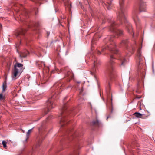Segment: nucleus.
Segmentation results:
<instances>
[{
  "label": "nucleus",
  "mask_w": 155,
  "mask_h": 155,
  "mask_svg": "<svg viewBox=\"0 0 155 155\" xmlns=\"http://www.w3.org/2000/svg\"><path fill=\"white\" fill-rule=\"evenodd\" d=\"M124 0H119L120 9L119 12L117 13V19L121 24H122L123 22L125 23L128 32L133 36L134 32L133 31L131 25L128 22L125 16V11L124 8Z\"/></svg>",
  "instance_id": "1"
},
{
  "label": "nucleus",
  "mask_w": 155,
  "mask_h": 155,
  "mask_svg": "<svg viewBox=\"0 0 155 155\" xmlns=\"http://www.w3.org/2000/svg\"><path fill=\"white\" fill-rule=\"evenodd\" d=\"M114 37L113 36H108L104 40V42L106 43V45L104 46L101 49V52H103L105 50H108L112 53L117 54L118 52V50L116 48V45L114 41Z\"/></svg>",
  "instance_id": "2"
},
{
  "label": "nucleus",
  "mask_w": 155,
  "mask_h": 155,
  "mask_svg": "<svg viewBox=\"0 0 155 155\" xmlns=\"http://www.w3.org/2000/svg\"><path fill=\"white\" fill-rule=\"evenodd\" d=\"M141 48L140 47L137 50L135 58L137 62L138 63V77L139 78H143L145 77V69H143L144 64L142 62L143 57L141 54Z\"/></svg>",
  "instance_id": "3"
},
{
  "label": "nucleus",
  "mask_w": 155,
  "mask_h": 155,
  "mask_svg": "<svg viewBox=\"0 0 155 155\" xmlns=\"http://www.w3.org/2000/svg\"><path fill=\"white\" fill-rule=\"evenodd\" d=\"M114 59L112 55L110 56V60L106 65V72L109 76L114 77L117 76L116 73L114 65V62L113 61Z\"/></svg>",
  "instance_id": "4"
},
{
  "label": "nucleus",
  "mask_w": 155,
  "mask_h": 155,
  "mask_svg": "<svg viewBox=\"0 0 155 155\" xmlns=\"http://www.w3.org/2000/svg\"><path fill=\"white\" fill-rule=\"evenodd\" d=\"M66 107V105H64L60 115L59 116L60 123L61 127L67 124L69 122L67 121L68 116L69 113L70 111L68 110H67Z\"/></svg>",
  "instance_id": "5"
},
{
  "label": "nucleus",
  "mask_w": 155,
  "mask_h": 155,
  "mask_svg": "<svg viewBox=\"0 0 155 155\" xmlns=\"http://www.w3.org/2000/svg\"><path fill=\"white\" fill-rule=\"evenodd\" d=\"M108 22L110 24V26L108 28L110 31L119 36H120L123 34V31L122 30L116 29L118 25L117 23H115L112 19L109 20Z\"/></svg>",
  "instance_id": "6"
},
{
  "label": "nucleus",
  "mask_w": 155,
  "mask_h": 155,
  "mask_svg": "<svg viewBox=\"0 0 155 155\" xmlns=\"http://www.w3.org/2000/svg\"><path fill=\"white\" fill-rule=\"evenodd\" d=\"M24 68H23V65L17 62L15 64L14 69L12 73L15 77L20 75L23 72Z\"/></svg>",
  "instance_id": "7"
},
{
  "label": "nucleus",
  "mask_w": 155,
  "mask_h": 155,
  "mask_svg": "<svg viewBox=\"0 0 155 155\" xmlns=\"http://www.w3.org/2000/svg\"><path fill=\"white\" fill-rule=\"evenodd\" d=\"M101 64L100 61L98 60L95 56L94 57V67L92 68L90 74L94 78H97V76L96 74V69H97L98 67Z\"/></svg>",
  "instance_id": "8"
},
{
  "label": "nucleus",
  "mask_w": 155,
  "mask_h": 155,
  "mask_svg": "<svg viewBox=\"0 0 155 155\" xmlns=\"http://www.w3.org/2000/svg\"><path fill=\"white\" fill-rule=\"evenodd\" d=\"M56 94H55L52 96L51 97L49 98L47 102V112L50 111L51 109L54 107V104L53 101L56 99Z\"/></svg>",
  "instance_id": "9"
},
{
  "label": "nucleus",
  "mask_w": 155,
  "mask_h": 155,
  "mask_svg": "<svg viewBox=\"0 0 155 155\" xmlns=\"http://www.w3.org/2000/svg\"><path fill=\"white\" fill-rule=\"evenodd\" d=\"M132 18L136 25L137 28H140V21L138 18L137 10L134 11L132 13Z\"/></svg>",
  "instance_id": "10"
},
{
  "label": "nucleus",
  "mask_w": 155,
  "mask_h": 155,
  "mask_svg": "<svg viewBox=\"0 0 155 155\" xmlns=\"http://www.w3.org/2000/svg\"><path fill=\"white\" fill-rule=\"evenodd\" d=\"M146 4L144 0H140L139 10L140 12H145L146 10Z\"/></svg>",
  "instance_id": "11"
},
{
  "label": "nucleus",
  "mask_w": 155,
  "mask_h": 155,
  "mask_svg": "<svg viewBox=\"0 0 155 155\" xmlns=\"http://www.w3.org/2000/svg\"><path fill=\"white\" fill-rule=\"evenodd\" d=\"M27 27L28 28H30L32 27L35 26L38 27L39 26V24L38 22H37L35 24L33 22L29 23L28 22H27L26 21H24Z\"/></svg>",
  "instance_id": "12"
},
{
  "label": "nucleus",
  "mask_w": 155,
  "mask_h": 155,
  "mask_svg": "<svg viewBox=\"0 0 155 155\" xmlns=\"http://www.w3.org/2000/svg\"><path fill=\"white\" fill-rule=\"evenodd\" d=\"M26 31V30L24 28H21L18 31L17 35L16 37H19L20 38V35H23L25 34Z\"/></svg>",
  "instance_id": "13"
},
{
  "label": "nucleus",
  "mask_w": 155,
  "mask_h": 155,
  "mask_svg": "<svg viewBox=\"0 0 155 155\" xmlns=\"http://www.w3.org/2000/svg\"><path fill=\"white\" fill-rule=\"evenodd\" d=\"M120 60L121 61V65H125L128 62L127 59L123 57H121L120 58Z\"/></svg>",
  "instance_id": "14"
},
{
  "label": "nucleus",
  "mask_w": 155,
  "mask_h": 155,
  "mask_svg": "<svg viewBox=\"0 0 155 155\" xmlns=\"http://www.w3.org/2000/svg\"><path fill=\"white\" fill-rule=\"evenodd\" d=\"M34 127H33V128L31 129H29L28 130V131L26 133V138L25 141L24 142V143H25V142H27L28 140V139L29 137V135L31 132L32 130L33 129Z\"/></svg>",
  "instance_id": "15"
},
{
  "label": "nucleus",
  "mask_w": 155,
  "mask_h": 155,
  "mask_svg": "<svg viewBox=\"0 0 155 155\" xmlns=\"http://www.w3.org/2000/svg\"><path fill=\"white\" fill-rule=\"evenodd\" d=\"M112 0H107V4H105L108 10L110 9L111 8L112 6Z\"/></svg>",
  "instance_id": "16"
},
{
  "label": "nucleus",
  "mask_w": 155,
  "mask_h": 155,
  "mask_svg": "<svg viewBox=\"0 0 155 155\" xmlns=\"http://www.w3.org/2000/svg\"><path fill=\"white\" fill-rule=\"evenodd\" d=\"M7 88V82H6V79H5V80L4 81L3 84H2V92H4Z\"/></svg>",
  "instance_id": "17"
},
{
  "label": "nucleus",
  "mask_w": 155,
  "mask_h": 155,
  "mask_svg": "<svg viewBox=\"0 0 155 155\" xmlns=\"http://www.w3.org/2000/svg\"><path fill=\"white\" fill-rule=\"evenodd\" d=\"M128 41L127 40H124L122 41L120 43V46H121L122 45H124L126 47H127V45H128Z\"/></svg>",
  "instance_id": "18"
},
{
  "label": "nucleus",
  "mask_w": 155,
  "mask_h": 155,
  "mask_svg": "<svg viewBox=\"0 0 155 155\" xmlns=\"http://www.w3.org/2000/svg\"><path fill=\"white\" fill-rule=\"evenodd\" d=\"M29 52L28 51H25L24 52H23L21 54H20V56L21 58H25L29 54Z\"/></svg>",
  "instance_id": "19"
},
{
  "label": "nucleus",
  "mask_w": 155,
  "mask_h": 155,
  "mask_svg": "<svg viewBox=\"0 0 155 155\" xmlns=\"http://www.w3.org/2000/svg\"><path fill=\"white\" fill-rule=\"evenodd\" d=\"M133 114L137 118H141L143 116V114L140 113L139 112H136L134 113Z\"/></svg>",
  "instance_id": "20"
},
{
  "label": "nucleus",
  "mask_w": 155,
  "mask_h": 155,
  "mask_svg": "<svg viewBox=\"0 0 155 155\" xmlns=\"http://www.w3.org/2000/svg\"><path fill=\"white\" fill-rule=\"evenodd\" d=\"M67 75L69 78H74V74L70 71L68 72Z\"/></svg>",
  "instance_id": "21"
},
{
  "label": "nucleus",
  "mask_w": 155,
  "mask_h": 155,
  "mask_svg": "<svg viewBox=\"0 0 155 155\" xmlns=\"http://www.w3.org/2000/svg\"><path fill=\"white\" fill-rule=\"evenodd\" d=\"M92 124L93 125H98L100 124V122L99 120L97 119L96 121H93L92 122Z\"/></svg>",
  "instance_id": "22"
},
{
  "label": "nucleus",
  "mask_w": 155,
  "mask_h": 155,
  "mask_svg": "<svg viewBox=\"0 0 155 155\" xmlns=\"http://www.w3.org/2000/svg\"><path fill=\"white\" fill-rule=\"evenodd\" d=\"M7 142L5 141H3L2 142V144L3 145V147L4 148H5L6 147V144Z\"/></svg>",
  "instance_id": "23"
},
{
  "label": "nucleus",
  "mask_w": 155,
  "mask_h": 155,
  "mask_svg": "<svg viewBox=\"0 0 155 155\" xmlns=\"http://www.w3.org/2000/svg\"><path fill=\"white\" fill-rule=\"evenodd\" d=\"M5 99L4 97L3 96L2 94H0V100H3Z\"/></svg>",
  "instance_id": "24"
},
{
  "label": "nucleus",
  "mask_w": 155,
  "mask_h": 155,
  "mask_svg": "<svg viewBox=\"0 0 155 155\" xmlns=\"http://www.w3.org/2000/svg\"><path fill=\"white\" fill-rule=\"evenodd\" d=\"M131 49L132 50V51H134V50L135 47L133 45H131V48L129 50H130Z\"/></svg>",
  "instance_id": "25"
},
{
  "label": "nucleus",
  "mask_w": 155,
  "mask_h": 155,
  "mask_svg": "<svg viewBox=\"0 0 155 155\" xmlns=\"http://www.w3.org/2000/svg\"><path fill=\"white\" fill-rule=\"evenodd\" d=\"M42 128V126H41L40 127L38 128V130L39 132H40V131L41 130Z\"/></svg>",
  "instance_id": "26"
},
{
  "label": "nucleus",
  "mask_w": 155,
  "mask_h": 155,
  "mask_svg": "<svg viewBox=\"0 0 155 155\" xmlns=\"http://www.w3.org/2000/svg\"><path fill=\"white\" fill-rule=\"evenodd\" d=\"M37 97H39V98H38V99H39V98H40L41 97H42V94H40V95H38V96Z\"/></svg>",
  "instance_id": "27"
},
{
  "label": "nucleus",
  "mask_w": 155,
  "mask_h": 155,
  "mask_svg": "<svg viewBox=\"0 0 155 155\" xmlns=\"http://www.w3.org/2000/svg\"><path fill=\"white\" fill-rule=\"evenodd\" d=\"M97 54L98 55H100L101 54V52L100 51L98 50L97 51Z\"/></svg>",
  "instance_id": "28"
},
{
  "label": "nucleus",
  "mask_w": 155,
  "mask_h": 155,
  "mask_svg": "<svg viewBox=\"0 0 155 155\" xmlns=\"http://www.w3.org/2000/svg\"><path fill=\"white\" fill-rule=\"evenodd\" d=\"M40 142H39L38 144L37 145L36 147H38L39 146H40Z\"/></svg>",
  "instance_id": "29"
},
{
  "label": "nucleus",
  "mask_w": 155,
  "mask_h": 155,
  "mask_svg": "<svg viewBox=\"0 0 155 155\" xmlns=\"http://www.w3.org/2000/svg\"><path fill=\"white\" fill-rule=\"evenodd\" d=\"M2 28V25L0 24V31H1Z\"/></svg>",
  "instance_id": "30"
},
{
  "label": "nucleus",
  "mask_w": 155,
  "mask_h": 155,
  "mask_svg": "<svg viewBox=\"0 0 155 155\" xmlns=\"http://www.w3.org/2000/svg\"><path fill=\"white\" fill-rule=\"evenodd\" d=\"M47 35H48V36H49V34H50V33H49V32H47Z\"/></svg>",
  "instance_id": "31"
},
{
  "label": "nucleus",
  "mask_w": 155,
  "mask_h": 155,
  "mask_svg": "<svg viewBox=\"0 0 155 155\" xmlns=\"http://www.w3.org/2000/svg\"><path fill=\"white\" fill-rule=\"evenodd\" d=\"M54 72H55V71L54 70H53L52 71H51V74H52V73H53Z\"/></svg>",
  "instance_id": "32"
},
{
  "label": "nucleus",
  "mask_w": 155,
  "mask_h": 155,
  "mask_svg": "<svg viewBox=\"0 0 155 155\" xmlns=\"http://www.w3.org/2000/svg\"><path fill=\"white\" fill-rule=\"evenodd\" d=\"M44 83V82H43L42 81H41V84H43Z\"/></svg>",
  "instance_id": "33"
},
{
  "label": "nucleus",
  "mask_w": 155,
  "mask_h": 155,
  "mask_svg": "<svg viewBox=\"0 0 155 155\" xmlns=\"http://www.w3.org/2000/svg\"><path fill=\"white\" fill-rule=\"evenodd\" d=\"M82 92V90L80 92V94H81Z\"/></svg>",
  "instance_id": "34"
},
{
  "label": "nucleus",
  "mask_w": 155,
  "mask_h": 155,
  "mask_svg": "<svg viewBox=\"0 0 155 155\" xmlns=\"http://www.w3.org/2000/svg\"><path fill=\"white\" fill-rule=\"evenodd\" d=\"M47 69H48V71H49V68H48Z\"/></svg>",
  "instance_id": "35"
},
{
  "label": "nucleus",
  "mask_w": 155,
  "mask_h": 155,
  "mask_svg": "<svg viewBox=\"0 0 155 155\" xmlns=\"http://www.w3.org/2000/svg\"><path fill=\"white\" fill-rule=\"evenodd\" d=\"M27 12H25V14H26L25 15H27V13H26Z\"/></svg>",
  "instance_id": "36"
},
{
  "label": "nucleus",
  "mask_w": 155,
  "mask_h": 155,
  "mask_svg": "<svg viewBox=\"0 0 155 155\" xmlns=\"http://www.w3.org/2000/svg\"><path fill=\"white\" fill-rule=\"evenodd\" d=\"M102 23H104V21H103V22H102Z\"/></svg>",
  "instance_id": "37"
},
{
  "label": "nucleus",
  "mask_w": 155,
  "mask_h": 155,
  "mask_svg": "<svg viewBox=\"0 0 155 155\" xmlns=\"http://www.w3.org/2000/svg\"><path fill=\"white\" fill-rule=\"evenodd\" d=\"M109 117H107V120L108 118Z\"/></svg>",
  "instance_id": "38"
},
{
  "label": "nucleus",
  "mask_w": 155,
  "mask_h": 155,
  "mask_svg": "<svg viewBox=\"0 0 155 155\" xmlns=\"http://www.w3.org/2000/svg\"><path fill=\"white\" fill-rule=\"evenodd\" d=\"M93 39L92 40V42H93Z\"/></svg>",
  "instance_id": "39"
},
{
  "label": "nucleus",
  "mask_w": 155,
  "mask_h": 155,
  "mask_svg": "<svg viewBox=\"0 0 155 155\" xmlns=\"http://www.w3.org/2000/svg\"><path fill=\"white\" fill-rule=\"evenodd\" d=\"M40 49L41 48H40L39 49V50H40Z\"/></svg>",
  "instance_id": "40"
}]
</instances>
